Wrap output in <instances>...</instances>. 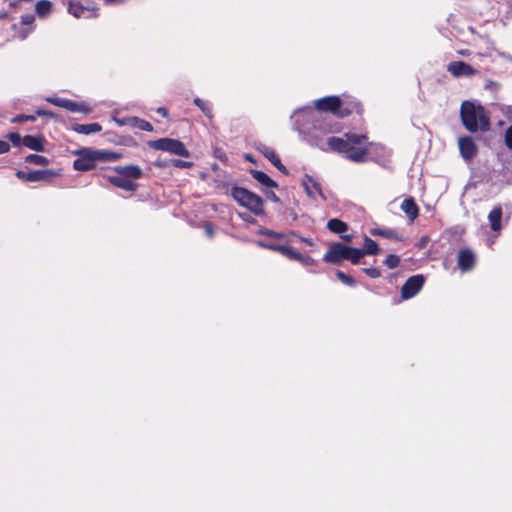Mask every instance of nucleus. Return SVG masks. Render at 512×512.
Here are the masks:
<instances>
[{"label": "nucleus", "mask_w": 512, "mask_h": 512, "mask_svg": "<svg viewBox=\"0 0 512 512\" xmlns=\"http://www.w3.org/2000/svg\"><path fill=\"white\" fill-rule=\"evenodd\" d=\"M457 265L462 272L471 271L476 265V255L470 248H461L457 255Z\"/></svg>", "instance_id": "obj_13"}, {"label": "nucleus", "mask_w": 512, "mask_h": 512, "mask_svg": "<svg viewBox=\"0 0 512 512\" xmlns=\"http://www.w3.org/2000/svg\"><path fill=\"white\" fill-rule=\"evenodd\" d=\"M447 71L454 77H471L478 73L470 64L464 61H453L447 66Z\"/></svg>", "instance_id": "obj_14"}, {"label": "nucleus", "mask_w": 512, "mask_h": 512, "mask_svg": "<svg viewBox=\"0 0 512 512\" xmlns=\"http://www.w3.org/2000/svg\"><path fill=\"white\" fill-rule=\"evenodd\" d=\"M118 123L120 125L128 124L132 127L138 128L139 130H142V131H147V132L153 131V126L150 122H148L144 119L138 118V117H129L125 120H118Z\"/></svg>", "instance_id": "obj_24"}, {"label": "nucleus", "mask_w": 512, "mask_h": 512, "mask_svg": "<svg viewBox=\"0 0 512 512\" xmlns=\"http://www.w3.org/2000/svg\"><path fill=\"white\" fill-rule=\"evenodd\" d=\"M242 218H243V220L248 221L247 216H243Z\"/></svg>", "instance_id": "obj_58"}, {"label": "nucleus", "mask_w": 512, "mask_h": 512, "mask_svg": "<svg viewBox=\"0 0 512 512\" xmlns=\"http://www.w3.org/2000/svg\"><path fill=\"white\" fill-rule=\"evenodd\" d=\"M384 264L389 268V269H394L396 267L399 266L400 264V257L398 255H395V254H389L385 260H384Z\"/></svg>", "instance_id": "obj_35"}, {"label": "nucleus", "mask_w": 512, "mask_h": 512, "mask_svg": "<svg viewBox=\"0 0 512 512\" xmlns=\"http://www.w3.org/2000/svg\"><path fill=\"white\" fill-rule=\"evenodd\" d=\"M47 102L55 105V106H58V107H61V108H64L66 109L67 111H70V112H82L84 111L83 109V105L82 104H79L73 100H69V99H63V98H54V97H49L46 99Z\"/></svg>", "instance_id": "obj_18"}, {"label": "nucleus", "mask_w": 512, "mask_h": 512, "mask_svg": "<svg viewBox=\"0 0 512 512\" xmlns=\"http://www.w3.org/2000/svg\"><path fill=\"white\" fill-rule=\"evenodd\" d=\"M302 184L308 196L313 197V193L315 192L325 199L320 183H318L312 176L307 175Z\"/></svg>", "instance_id": "obj_25"}, {"label": "nucleus", "mask_w": 512, "mask_h": 512, "mask_svg": "<svg viewBox=\"0 0 512 512\" xmlns=\"http://www.w3.org/2000/svg\"><path fill=\"white\" fill-rule=\"evenodd\" d=\"M257 150L267 159L271 162L273 166H275L280 172H282L285 175H288L289 172L287 168L282 164L281 159L277 152L272 148L265 144H260L257 147Z\"/></svg>", "instance_id": "obj_15"}, {"label": "nucleus", "mask_w": 512, "mask_h": 512, "mask_svg": "<svg viewBox=\"0 0 512 512\" xmlns=\"http://www.w3.org/2000/svg\"><path fill=\"white\" fill-rule=\"evenodd\" d=\"M401 210L406 214L411 223L419 216V207L413 197L405 198L400 206Z\"/></svg>", "instance_id": "obj_19"}, {"label": "nucleus", "mask_w": 512, "mask_h": 512, "mask_svg": "<svg viewBox=\"0 0 512 512\" xmlns=\"http://www.w3.org/2000/svg\"><path fill=\"white\" fill-rule=\"evenodd\" d=\"M365 256L362 248H356L349 246V253L347 260L352 264H358L360 260Z\"/></svg>", "instance_id": "obj_32"}, {"label": "nucleus", "mask_w": 512, "mask_h": 512, "mask_svg": "<svg viewBox=\"0 0 512 512\" xmlns=\"http://www.w3.org/2000/svg\"><path fill=\"white\" fill-rule=\"evenodd\" d=\"M460 119L464 128L470 133H486L491 129L490 116L480 104L463 101L460 106Z\"/></svg>", "instance_id": "obj_2"}, {"label": "nucleus", "mask_w": 512, "mask_h": 512, "mask_svg": "<svg viewBox=\"0 0 512 512\" xmlns=\"http://www.w3.org/2000/svg\"><path fill=\"white\" fill-rule=\"evenodd\" d=\"M362 250L365 255H373V256L379 255L381 252V249H380L378 243L368 236H364V238H363Z\"/></svg>", "instance_id": "obj_28"}, {"label": "nucleus", "mask_w": 512, "mask_h": 512, "mask_svg": "<svg viewBox=\"0 0 512 512\" xmlns=\"http://www.w3.org/2000/svg\"><path fill=\"white\" fill-rule=\"evenodd\" d=\"M426 278L423 274L409 277L401 288V297L408 300L416 296L423 288Z\"/></svg>", "instance_id": "obj_9"}, {"label": "nucleus", "mask_w": 512, "mask_h": 512, "mask_svg": "<svg viewBox=\"0 0 512 512\" xmlns=\"http://www.w3.org/2000/svg\"><path fill=\"white\" fill-rule=\"evenodd\" d=\"M504 143L509 150H512V124L505 130Z\"/></svg>", "instance_id": "obj_39"}, {"label": "nucleus", "mask_w": 512, "mask_h": 512, "mask_svg": "<svg viewBox=\"0 0 512 512\" xmlns=\"http://www.w3.org/2000/svg\"><path fill=\"white\" fill-rule=\"evenodd\" d=\"M314 108L321 113H330L339 118L341 108L340 97L336 95L325 96L314 101Z\"/></svg>", "instance_id": "obj_10"}, {"label": "nucleus", "mask_w": 512, "mask_h": 512, "mask_svg": "<svg viewBox=\"0 0 512 512\" xmlns=\"http://www.w3.org/2000/svg\"><path fill=\"white\" fill-rule=\"evenodd\" d=\"M340 97L341 108L339 109V118H346L352 114L362 115L364 108L362 103L355 97L342 94Z\"/></svg>", "instance_id": "obj_8"}, {"label": "nucleus", "mask_w": 512, "mask_h": 512, "mask_svg": "<svg viewBox=\"0 0 512 512\" xmlns=\"http://www.w3.org/2000/svg\"><path fill=\"white\" fill-rule=\"evenodd\" d=\"M294 261H298L305 266H315L317 264L315 259L310 256H305L299 252H297V258H295Z\"/></svg>", "instance_id": "obj_36"}, {"label": "nucleus", "mask_w": 512, "mask_h": 512, "mask_svg": "<svg viewBox=\"0 0 512 512\" xmlns=\"http://www.w3.org/2000/svg\"><path fill=\"white\" fill-rule=\"evenodd\" d=\"M251 176L259 182L261 185L268 187V188H277L278 183L274 181L270 176H268L265 172L260 170H250Z\"/></svg>", "instance_id": "obj_26"}, {"label": "nucleus", "mask_w": 512, "mask_h": 512, "mask_svg": "<svg viewBox=\"0 0 512 512\" xmlns=\"http://www.w3.org/2000/svg\"><path fill=\"white\" fill-rule=\"evenodd\" d=\"M78 157L73 162L77 171H90L96 167L97 162H110L121 159L122 154L109 150H93L83 148L77 151Z\"/></svg>", "instance_id": "obj_3"}, {"label": "nucleus", "mask_w": 512, "mask_h": 512, "mask_svg": "<svg viewBox=\"0 0 512 512\" xmlns=\"http://www.w3.org/2000/svg\"><path fill=\"white\" fill-rule=\"evenodd\" d=\"M36 118H37L36 113L34 115H26L25 116L26 122L27 121L34 122V121H36Z\"/></svg>", "instance_id": "obj_52"}, {"label": "nucleus", "mask_w": 512, "mask_h": 512, "mask_svg": "<svg viewBox=\"0 0 512 512\" xmlns=\"http://www.w3.org/2000/svg\"><path fill=\"white\" fill-rule=\"evenodd\" d=\"M10 5L13 6V7H16L17 2H12Z\"/></svg>", "instance_id": "obj_57"}, {"label": "nucleus", "mask_w": 512, "mask_h": 512, "mask_svg": "<svg viewBox=\"0 0 512 512\" xmlns=\"http://www.w3.org/2000/svg\"><path fill=\"white\" fill-rule=\"evenodd\" d=\"M22 144L34 151L43 152L45 150V139L41 135H25Z\"/></svg>", "instance_id": "obj_20"}, {"label": "nucleus", "mask_w": 512, "mask_h": 512, "mask_svg": "<svg viewBox=\"0 0 512 512\" xmlns=\"http://www.w3.org/2000/svg\"><path fill=\"white\" fill-rule=\"evenodd\" d=\"M36 115L37 116H46L48 118H53L55 116V114L53 112L45 110V109H41V108L36 110Z\"/></svg>", "instance_id": "obj_44"}, {"label": "nucleus", "mask_w": 512, "mask_h": 512, "mask_svg": "<svg viewBox=\"0 0 512 512\" xmlns=\"http://www.w3.org/2000/svg\"><path fill=\"white\" fill-rule=\"evenodd\" d=\"M205 231L208 236H210V237L213 236L214 231H213V227L210 224L205 225Z\"/></svg>", "instance_id": "obj_51"}, {"label": "nucleus", "mask_w": 512, "mask_h": 512, "mask_svg": "<svg viewBox=\"0 0 512 512\" xmlns=\"http://www.w3.org/2000/svg\"><path fill=\"white\" fill-rule=\"evenodd\" d=\"M171 165L176 168H191L193 167L194 163L181 159H171Z\"/></svg>", "instance_id": "obj_38"}, {"label": "nucleus", "mask_w": 512, "mask_h": 512, "mask_svg": "<svg viewBox=\"0 0 512 512\" xmlns=\"http://www.w3.org/2000/svg\"><path fill=\"white\" fill-rule=\"evenodd\" d=\"M58 174L51 169H43V170H32L29 172H25L22 170H18L15 173V176L24 182H51L53 178H55Z\"/></svg>", "instance_id": "obj_6"}, {"label": "nucleus", "mask_w": 512, "mask_h": 512, "mask_svg": "<svg viewBox=\"0 0 512 512\" xmlns=\"http://www.w3.org/2000/svg\"><path fill=\"white\" fill-rule=\"evenodd\" d=\"M35 21V17L33 14H25L21 16V23L23 25H32Z\"/></svg>", "instance_id": "obj_43"}, {"label": "nucleus", "mask_w": 512, "mask_h": 512, "mask_svg": "<svg viewBox=\"0 0 512 512\" xmlns=\"http://www.w3.org/2000/svg\"><path fill=\"white\" fill-rule=\"evenodd\" d=\"M99 8L96 4L92 6H84L80 2L69 1L68 12L75 18H97L99 16Z\"/></svg>", "instance_id": "obj_11"}, {"label": "nucleus", "mask_w": 512, "mask_h": 512, "mask_svg": "<svg viewBox=\"0 0 512 512\" xmlns=\"http://www.w3.org/2000/svg\"><path fill=\"white\" fill-rule=\"evenodd\" d=\"M52 2L49 0H39L36 3L35 11L41 18L47 16L52 11Z\"/></svg>", "instance_id": "obj_30"}, {"label": "nucleus", "mask_w": 512, "mask_h": 512, "mask_svg": "<svg viewBox=\"0 0 512 512\" xmlns=\"http://www.w3.org/2000/svg\"><path fill=\"white\" fill-rule=\"evenodd\" d=\"M267 198L275 203L279 202L280 200L279 197L273 191L267 193Z\"/></svg>", "instance_id": "obj_48"}, {"label": "nucleus", "mask_w": 512, "mask_h": 512, "mask_svg": "<svg viewBox=\"0 0 512 512\" xmlns=\"http://www.w3.org/2000/svg\"><path fill=\"white\" fill-rule=\"evenodd\" d=\"M10 151V144L7 141L0 140V154H5Z\"/></svg>", "instance_id": "obj_45"}, {"label": "nucleus", "mask_w": 512, "mask_h": 512, "mask_svg": "<svg viewBox=\"0 0 512 512\" xmlns=\"http://www.w3.org/2000/svg\"><path fill=\"white\" fill-rule=\"evenodd\" d=\"M242 218H243V220L248 221L247 216H243Z\"/></svg>", "instance_id": "obj_59"}, {"label": "nucleus", "mask_w": 512, "mask_h": 512, "mask_svg": "<svg viewBox=\"0 0 512 512\" xmlns=\"http://www.w3.org/2000/svg\"><path fill=\"white\" fill-rule=\"evenodd\" d=\"M109 182L117 188L123 189L125 191H135L137 189V183L134 181L124 178L120 175L111 176L108 178Z\"/></svg>", "instance_id": "obj_23"}, {"label": "nucleus", "mask_w": 512, "mask_h": 512, "mask_svg": "<svg viewBox=\"0 0 512 512\" xmlns=\"http://www.w3.org/2000/svg\"><path fill=\"white\" fill-rule=\"evenodd\" d=\"M502 216L503 210L501 205L495 206L488 214V221L490 224V228L494 232H499L502 228Z\"/></svg>", "instance_id": "obj_22"}, {"label": "nucleus", "mask_w": 512, "mask_h": 512, "mask_svg": "<svg viewBox=\"0 0 512 512\" xmlns=\"http://www.w3.org/2000/svg\"><path fill=\"white\" fill-rule=\"evenodd\" d=\"M349 253V246L340 242H334L330 245L329 249L323 256V261L326 263L339 265L344 260H347Z\"/></svg>", "instance_id": "obj_7"}, {"label": "nucleus", "mask_w": 512, "mask_h": 512, "mask_svg": "<svg viewBox=\"0 0 512 512\" xmlns=\"http://www.w3.org/2000/svg\"><path fill=\"white\" fill-rule=\"evenodd\" d=\"M153 165L157 168H167L169 166H172L171 165V159L170 160H162V159H157L153 162Z\"/></svg>", "instance_id": "obj_42"}, {"label": "nucleus", "mask_w": 512, "mask_h": 512, "mask_svg": "<svg viewBox=\"0 0 512 512\" xmlns=\"http://www.w3.org/2000/svg\"><path fill=\"white\" fill-rule=\"evenodd\" d=\"M370 234L372 236L382 237L389 240L394 241H403L404 238L401 233H399L396 229H386V228H372L370 229Z\"/></svg>", "instance_id": "obj_21"}, {"label": "nucleus", "mask_w": 512, "mask_h": 512, "mask_svg": "<svg viewBox=\"0 0 512 512\" xmlns=\"http://www.w3.org/2000/svg\"><path fill=\"white\" fill-rule=\"evenodd\" d=\"M335 275L339 281L347 286H354L356 284L355 279L343 271L338 270L336 271Z\"/></svg>", "instance_id": "obj_34"}, {"label": "nucleus", "mask_w": 512, "mask_h": 512, "mask_svg": "<svg viewBox=\"0 0 512 512\" xmlns=\"http://www.w3.org/2000/svg\"><path fill=\"white\" fill-rule=\"evenodd\" d=\"M362 271L369 277L373 278V279H377V278H380L382 273L380 271V269L378 268H374V267H371V268H363Z\"/></svg>", "instance_id": "obj_40"}, {"label": "nucleus", "mask_w": 512, "mask_h": 512, "mask_svg": "<svg viewBox=\"0 0 512 512\" xmlns=\"http://www.w3.org/2000/svg\"><path fill=\"white\" fill-rule=\"evenodd\" d=\"M25 162L39 166H47L49 164V159L42 155L30 154L26 156Z\"/></svg>", "instance_id": "obj_33"}, {"label": "nucleus", "mask_w": 512, "mask_h": 512, "mask_svg": "<svg viewBox=\"0 0 512 512\" xmlns=\"http://www.w3.org/2000/svg\"><path fill=\"white\" fill-rule=\"evenodd\" d=\"M460 155L465 161H471L478 154V147L471 136H461L458 139Z\"/></svg>", "instance_id": "obj_12"}, {"label": "nucleus", "mask_w": 512, "mask_h": 512, "mask_svg": "<svg viewBox=\"0 0 512 512\" xmlns=\"http://www.w3.org/2000/svg\"><path fill=\"white\" fill-rule=\"evenodd\" d=\"M7 139L14 147H19L22 144L23 137L17 132H10L7 134Z\"/></svg>", "instance_id": "obj_37"}, {"label": "nucleus", "mask_w": 512, "mask_h": 512, "mask_svg": "<svg viewBox=\"0 0 512 512\" xmlns=\"http://www.w3.org/2000/svg\"><path fill=\"white\" fill-rule=\"evenodd\" d=\"M300 240H301L302 242H304V243H306V244L310 245V246H312V245L314 244V243H313V241H312V239H310V238L300 237Z\"/></svg>", "instance_id": "obj_53"}, {"label": "nucleus", "mask_w": 512, "mask_h": 512, "mask_svg": "<svg viewBox=\"0 0 512 512\" xmlns=\"http://www.w3.org/2000/svg\"><path fill=\"white\" fill-rule=\"evenodd\" d=\"M72 130L79 134L89 135L92 133H98L102 130V126L97 123H88V124H75L72 127Z\"/></svg>", "instance_id": "obj_27"}, {"label": "nucleus", "mask_w": 512, "mask_h": 512, "mask_svg": "<svg viewBox=\"0 0 512 512\" xmlns=\"http://www.w3.org/2000/svg\"><path fill=\"white\" fill-rule=\"evenodd\" d=\"M269 250L278 252L290 260L297 258V251L287 245L275 244V246H269Z\"/></svg>", "instance_id": "obj_29"}, {"label": "nucleus", "mask_w": 512, "mask_h": 512, "mask_svg": "<svg viewBox=\"0 0 512 512\" xmlns=\"http://www.w3.org/2000/svg\"><path fill=\"white\" fill-rule=\"evenodd\" d=\"M429 242V237L428 236H423L419 243H418V248L422 249L424 247H426L427 243Z\"/></svg>", "instance_id": "obj_47"}, {"label": "nucleus", "mask_w": 512, "mask_h": 512, "mask_svg": "<svg viewBox=\"0 0 512 512\" xmlns=\"http://www.w3.org/2000/svg\"><path fill=\"white\" fill-rule=\"evenodd\" d=\"M105 4H113V3H120L123 0H104Z\"/></svg>", "instance_id": "obj_54"}, {"label": "nucleus", "mask_w": 512, "mask_h": 512, "mask_svg": "<svg viewBox=\"0 0 512 512\" xmlns=\"http://www.w3.org/2000/svg\"><path fill=\"white\" fill-rule=\"evenodd\" d=\"M259 234L261 235H264V236H268V237H271V238H275V239H281L283 238V234L282 233H279V232H276V231H273V230H269V229H261L259 231Z\"/></svg>", "instance_id": "obj_41"}, {"label": "nucleus", "mask_w": 512, "mask_h": 512, "mask_svg": "<svg viewBox=\"0 0 512 512\" xmlns=\"http://www.w3.org/2000/svg\"><path fill=\"white\" fill-rule=\"evenodd\" d=\"M231 196L239 205L248 209L256 216L264 215V201L256 193H253L246 188L233 186L231 188Z\"/></svg>", "instance_id": "obj_4"}, {"label": "nucleus", "mask_w": 512, "mask_h": 512, "mask_svg": "<svg viewBox=\"0 0 512 512\" xmlns=\"http://www.w3.org/2000/svg\"><path fill=\"white\" fill-rule=\"evenodd\" d=\"M7 16V13L0 14V18H4Z\"/></svg>", "instance_id": "obj_56"}, {"label": "nucleus", "mask_w": 512, "mask_h": 512, "mask_svg": "<svg viewBox=\"0 0 512 512\" xmlns=\"http://www.w3.org/2000/svg\"><path fill=\"white\" fill-rule=\"evenodd\" d=\"M113 170L120 176L130 179L137 180L143 176L142 169L135 164L125 165V166H116Z\"/></svg>", "instance_id": "obj_17"}, {"label": "nucleus", "mask_w": 512, "mask_h": 512, "mask_svg": "<svg viewBox=\"0 0 512 512\" xmlns=\"http://www.w3.org/2000/svg\"><path fill=\"white\" fill-rule=\"evenodd\" d=\"M193 103L204 113V115L207 118H209V119L213 118L212 107L208 102L203 101L202 99L196 97V98H194Z\"/></svg>", "instance_id": "obj_31"}, {"label": "nucleus", "mask_w": 512, "mask_h": 512, "mask_svg": "<svg viewBox=\"0 0 512 512\" xmlns=\"http://www.w3.org/2000/svg\"><path fill=\"white\" fill-rule=\"evenodd\" d=\"M257 244L260 247H263V248H266V249H269V246H275L274 243H267V242H264V241H257Z\"/></svg>", "instance_id": "obj_50"}, {"label": "nucleus", "mask_w": 512, "mask_h": 512, "mask_svg": "<svg viewBox=\"0 0 512 512\" xmlns=\"http://www.w3.org/2000/svg\"><path fill=\"white\" fill-rule=\"evenodd\" d=\"M24 114L17 115L11 119V123H23L26 122Z\"/></svg>", "instance_id": "obj_46"}, {"label": "nucleus", "mask_w": 512, "mask_h": 512, "mask_svg": "<svg viewBox=\"0 0 512 512\" xmlns=\"http://www.w3.org/2000/svg\"><path fill=\"white\" fill-rule=\"evenodd\" d=\"M148 146L155 150L166 151L171 154L188 158L190 157V152L186 148L185 144L173 138H160L157 140H151L148 142Z\"/></svg>", "instance_id": "obj_5"}, {"label": "nucleus", "mask_w": 512, "mask_h": 512, "mask_svg": "<svg viewBox=\"0 0 512 512\" xmlns=\"http://www.w3.org/2000/svg\"><path fill=\"white\" fill-rule=\"evenodd\" d=\"M368 137L365 134L345 133L344 137H329L323 139L315 132L309 135V144L324 152L343 154L348 160L355 163H363L369 154Z\"/></svg>", "instance_id": "obj_1"}, {"label": "nucleus", "mask_w": 512, "mask_h": 512, "mask_svg": "<svg viewBox=\"0 0 512 512\" xmlns=\"http://www.w3.org/2000/svg\"><path fill=\"white\" fill-rule=\"evenodd\" d=\"M157 113L160 114L162 117L167 118L168 117V110L166 107H159L157 109Z\"/></svg>", "instance_id": "obj_49"}, {"label": "nucleus", "mask_w": 512, "mask_h": 512, "mask_svg": "<svg viewBox=\"0 0 512 512\" xmlns=\"http://www.w3.org/2000/svg\"><path fill=\"white\" fill-rule=\"evenodd\" d=\"M327 228L331 232L341 235V238L346 242H350L353 239L352 234H343L349 229V226L346 222H344L338 218L330 219L327 222Z\"/></svg>", "instance_id": "obj_16"}, {"label": "nucleus", "mask_w": 512, "mask_h": 512, "mask_svg": "<svg viewBox=\"0 0 512 512\" xmlns=\"http://www.w3.org/2000/svg\"><path fill=\"white\" fill-rule=\"evenodd\" d=\"M245 159H246V160H248V161H250V162H252V163H254V162H255V161H254V158H253V156H252L251 154H246V155H245Z\"/></svg>", "instance_id": "obj_55"}]
</instances>
